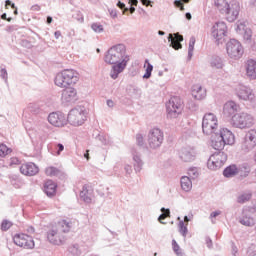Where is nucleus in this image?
<instances>
[{"label":"nucleus","instance_id":"nucleus-1","mask_svg":"<svg viewBox=\"0 0 256 256\" xmlns=\"http://www.w3.org/2000/svg\"><path fill=\"white\" fill-rule=\"evenodd\" d=\"M202 131L204 135H211L210 145L216 151H223L225 145L235 143V135L227 128L219 129V120L213 113H206L202 119Z\"/></svg>","mask_w":256,"mask_h":256},{"label":"nucleus","instance_id":"nucleus-2","mask_svg":"<svg viewBox=\"0 0 256 256\" xmlns=\"http://www.w3.org/2000/svg\"><path fill=\"white\" fill-rule=\"evenodd\" d=\"M124 59L129 60L127 55V47L124 44H116L112 46L105 54L104 61L108 65H117Z\"/></svg>","mask_w":256,"mask_h":256},{"label":"nucleus","instance_id":"nucleus-3","mask_svg":"<svg viewBox=\"0 0 256 256\" xmlns=\"http://www.w3.org/2000/svg\"><path fill=\"white\" fill-rule=\"evenodd\" d=\"M54 81L57 87H69L79 81V73L73 69H65L56 75Z\"/></svg>","mask_w":256,"mask_h":256},{"label":"nucleus","instance_id":"nucleus-4","mask_svg":"<svg viewBox=\"0 0 256 256\" xmlns=\"http://www.w3.org/2000/svg\"><path fill=\"white\" fill-rule=\"evenodd\" d=\"M183 111V99L179 96H172L166 103V112L168 119H177Z\"/></svg>","mask_w":256,"mask_h":256},{"label":"nucleus","instance_id":"nucleus-5","mask_svg":"<svg viewBox=\"0 0 256 256\" xmlns=\"http://www.w3.org/2000/svg\"><path fill=\"white\" fill-rule=\"evenodd\" d=\"M70 125L74 127H79L87 121V111H85L84 106H77L70 110L68 117L66 118Z\"/></svg>","mask_w":256,"mask_h":256},{"label":"nucleus","instance_id":"nucleus-6","mask_svg":"<svg viewBox=\"0 0 256 256\" xmlns=\"http://www.w3.org/2000/svg\"><path fill=\"white\" fill-rule=\"evenodd\" d=\"M226 51H227V55L230 59H241V57H243V45H241V42H239L236 39H230V41H228L226 43Z\"/></svg>","mask_w":256,"mask_h":256},{"label":"nucleus","instance_id":"nucleus-7","mask_svg":"<svg viewBox=\"0 0 256 256\" xmlns=\"http://www.w3.org/2000/svg\"><path fill=\"white\" fill-rule=\"evenodd\" d=\"M225 163H227V154L221 150H218V152H215L210 156L207 165L208 169L215 171L217 169H221Z\"/></svg>","mask_w":256,"mask_h":256},{"label":"nucleus","instance_id":"nucleus-8","mask_svg":"<svg viewBox=\"0 0 256 256\" xmlns=\"http://www.w3.org/2000/svg\"><path fill=\"white\" fill-rule=\"evenodd\" d=\"M232 125L238 129H247L253 126V116L248 113L234 114L232 116Z\"/></svg>","mask_w":256,"mask_h":256},{"label":"nucleus","instance_id":"nucleus-9","mask_svg":"<svg viewBox=\"0 0 256 256\" xmlns=\"http://www.w3.org/2000/svg\"><path fill=\"white\" fill-rule=\"evenodd\" d=\"M163 144V131L153 128L148 133V145L151 149H158Z\"/></svg>","mask_w":256,"mask_h":256},{"label":"nucleus","instance_id":"nucleus-10","mask_svg":"<svg viewBox=\"0 0 256 256\" xmlns=\"http://www.w3.org/2000/svg\"><path fill=\"white\" fill-rule=\"evenodd\" d=\"M13 241L15 245L22 247L23 249H33L35 247L33 237L27 234H15Z\"/></svg>","mask_w":256,"mask_h":256},{"label":"nucleus","instance_id":"nucleus-11","mask_svg":"<svg viewBox=\"0 0 256 256\" xmlns=\"http://www.w3.org/2000/svg\"><path fill=\"white\" fill-rule=\"evenodd\" d=\"M47 239L52 245H63L65 243V235L56 227L47 232Z\"/></svg>","mask_w":256,"mask_h":256},{"label":"nucleus","instance_id":"nucleus-12","mask_svg":"<svg viewBox=\"0 0 256 256\" xmlns=\"http://www.w3.org/2000/svg\"><path fill=\"white\" fill-rule=\"evenodd\" d=\"M48 122L54 127H65L67 117L63 112H52L48 115Z\"/></svg>","mask_w":256,"mask_h":256},{"label":"nucleus","instance_id":"nucleus-13","mask_svg":"<svg viewBox=\"0 0 256 256\" xmlns=\"http://www.w3.org/2000/svg\"><path fill=\"white\" fill-rule=\"evenodd\" d=\"M239 11H241V6L239 5L238 2H234L230 4L224 12V15H226L227 21H229V23H233V21H237V17H239Z\"/></svg>","mask_w":256,"mask_h":256},{"label":"nucleus","instance_id":"nucleus-14","mask_svg":"<svg viewBox=\"0 0 256 256\" xmlns=\"http://www.w3.org/2000/svg\"><path fill=\"white\" fill-rule=\"evenodd\" d=\"M179 158L183 163H193L197 159V152L191 147H185L180 150Z\"/></svg>","mask_w":256,"mask_h":256},{"label":"nucleus","instance_id":"nucleus-15","mask_svg":"<svg viewBox=\"0 0 256 256\" xmlns=\"http://www.w3.org/2000/svg\"><path fill=\"white\" fill-rule=\"evenodd\" d=\"M227 34V24L225 22H217L212 27V37L216 39V41L221 42V39L225 37Z\"/></svg>","mask_w":256,"mask_h":256},{"label":"nucleus","instance_id":"nucleus-16","mask_svg":"<svg viewBox=\"0 0 256 256\" xmlns=\"http://www.w3.org/2000/svg\"><path fill=\"white\" fill-rule=\"evenodd\" d=\"M236 95L242 101H253L255 99V94H253L251 88L243 85H239L236 88Z\"/></svg>","mask_w":256,"mask_h":256},{"label":"nucleus","instance_id":"nucleus-17","mask_svg":"<svg viewBox=\"0 0 256 256\" xmlns=\"http://www.w3.org/2000/svg\"><path fill=\"white\" fill-rule=\"evenodd\" d=\"M20 173L26 177H34L39 173V167L33 162L24 163L20 166Z\"/></svg>","mask_w":256,"mask_h":256},{"label":"nucleus","instance_id":"nucleus-18","mask_svg":"<svg viewBox=\"0 0 256 256\" xmlns=\"http://www.w3.org/2000/svg\"><path fill=\"white\" fill-rule=\"evenodd\" d=\"M62 101L64 103H75L77 101V90L73 87H66L62 91Z\"/></svg>","mask_w":256,"mask_h":256},{"label":"nucleus","instance_id":"nucleus-19","mask_svg":"<svg viewBox=\"0 0 256 256\" xmlns=\"http://www.w3.org/2000/svg\"><path fill=\"white\" fill-rule=\"evenodd\" d=\"M127 63H129V60L124 59L121 62H118L116 64H112V69L110 71V77L111 79H117L119 77L120 73H123L125 71V67H127Z\"/></svg>","mask_w":256,"mask_h":256},{"label":"nucleus","instance_id":"nucleus-20","mask_svg":"<svg viewBox=\"0 0 256 256\" xmlns=\"http://www.w3.org/2000/svg\"><path fill=\"white\" fill-rule=\"evenodd\" d=\"M168 41L170 43V47L175 49V51H179V49L183 48L181 42H183V35L179 33L169 34Z\"/></svg>","mask_w":256,"mask_h":256},{"label":"nucleus","instance_id":"nucleus-21","mask_svg":"<svg viewBox=\"0 0 256 256\" xmlns=\"http://www.w3.org/2000/svg\"><path fill=\"white\" fill-rule=\"evenodd\" d=\"M237 111H239V105L233 101L226 102L223 108V113L226 117H234L237 115Z\"/></svg>","mask_w":256,"mask_h":256},{"label":"nucleus","instance_id":"nucleus-22","mask_svg":"<svg viewBox=\"0 0 256 256\" xmlns=\"http://www.w3.org/2000/svg\"><path fill=\"white\" fill-rule=\"evenodd\" d=\"M192 97L197 99V101H201L207 97V90L201 87V85H194L192 87Z\"/></svg>","mask_w":256,"mask_h":256},{"label":"nucleus","instance_id":"nucleus-23","mask_svg":"<svg viewBox=\"0 0 256 256\" xmlns=\"http://www.w3.org/2000/svg\"><path fill=\"white\" fill-rule=\"evenodd\" d=\"M239 223H241V225H244L245 227H253L255 226V219L251 217L249 211L245 210L242 213V217H240L239 219Z\"/></svg>","mask_w":256,"mask_h":256},{"label":"nucleus","instance_id":"nucleus-24","mask_svg":"<svg viewBox=\"0 0 256 256\" xmlns=\"http://www.w3.org/2000/svg\"><path fill=\"white\" fill-rule=\"evenodd\" d=\"M44 193H46L48 197H55L57 184L53 180H47L44 184Z\"/></svg>","mask_w":256,"mask_h":256},{"label":"nucleus","instance_id":"nucleus-25","mask_svg":"<svg viewBox=\"0 0 256 256\" xmlns=\"http://www.w3.org/2000/svg\"><path fill=\"white\" fill-rule=\"evenodd\" d=\"M246 75L250 79H256V61L250 59L246 62Z\"/></svg>","mask_w":256,"mask_h":256},{"label":"nucleus","instance_id":"nucleus-26","mask_svg":"<svg viewBox=\"0 0 256 256\" xmlns=\"http://www.w3.org/2000/svg\"><path fill=\"white\" fill-rule=\"evenodd\" d=\"M180 185L183 191L189 192L193 189V182L189 176H182L180 179Z\"/></svg>","mask_w":256,"mask_h":256},{"label":"nucleus","instance_id":"nucleus-27","mask_svg":"<svg viewBox=\"0 0 256 256\" xmlns=\"http://www.w3.org/2000/svg\"><path fill=\"white\" fill-rule=\"evenodd\" d=\"M133 161H134V170L136 173H139L143 167V160H141V155H139L136 151H132Z\"/></svg>","mask_w":256,"mask_h":256},{"label":"nucleus","instance_id":"nucleus-28","mask_svg":"<svg viewBox=\"0 0 256 256\" xmlns=\"http://www.w3.org/2000/svg\"><path fill=\"white\" fill-rule=\"evenodd\" d=\"M239 173V169L237 168V165H230L226 167L223 171L224 177H227L228 179L231 177H235Z\"/></svg>","mask_w":256,"mask_h":256},{"label":"nucleus","instance_id":"nucleus-29","mask_svg":"<svg viewBox=\"0 0 256 256\" xmlns=\"http://www.w3.org/2000/svg\"><path fill=\"white\" fill-rule=\"evenodd\" d=\"M214 5L215 7H217L218 11L223 15L225 14L230 4L227 0H214Z\"/></svg>","mask_w":256,"mask_h":256},{"label":"nucleus","instance_id":"nucleus-30","mask_svg":"<svg viewBox=\"0 0 256 256\" xmlns=\"http://www.w3.org/2000/svg\"><path fill=\"white\" fill-rule=\"evenodd\" d=\"M56 229L60 230V233H69L71 231V222H67V220H62L58 223Z\"/></svg>","mask_w":256,"mask_h":256},{"label":"nucleus","instance_id":"nucleus-31","mask_svg":"<svg viewBox=\"0 0 256 256\" xmlns=\"http://www.w3.org/2000/svg\"><path fill=\"white\" fill-rule=\"evenodd\" d=\"M256 144L253 142H250V140H247V138H244L241 144V149L244 153H249V151H253L255 149Z\"/></svg>","mask_w":256,"mask_h":256},{"label":"nucleus","instance_id":"nucleus-32","mask_svg":"<svg viewBox=\"0 0 256 256\" xmlns=\"http://www.w3.org/2000/svg\"><path fill=\"white\" fill-rule=\"evenodd\" d=\"M256 144L253 142H250V140H247V138H244L241 144V149L244 153H249V151H253L255 149Z\"/></svg>","mask_w":256,"mask_h":256},{"label":"nucleus","instance_id":"nucleus-33","mask_svg":"<svg viewBox=\"0 0 256 256\" xmlns=\"http://www.w3.org/2000/svg\"><path fill=\"white\" fill-rule=\"evenodd\" d=\"M210 65L215 69H223V59L219 56H214L210 61Z\"/></svg>","mask_w":256,"mask_h":256},{"label":"nucleus","instance_id":"nucleus-34","mask_svg":"<svg viewBox=\"0 0 256 256\" xmlns=\"http://www.w3.org/2000/svg\"><path fill=\"white\" fill-rule=\"evenodd\" d=\"M80 199L84 201V203H91V194L86 186H83L80 192Z\"/></svg>","mask_w":256,"mask_h":256},{"label":"nucleus","instance_id":"nucleus-35","mask_svg":"<svg viewBox=\"0 0 256 256\" xmlns=\"http://www.w3.org/2000/svg\"><path fill=\"white\" fill-rule=\"evenodd\" d=\"M161 215L158 217V221L159 223H161L162 225H165V219H167V217H170L171 215V210L169 209H165V208H161Z\"/></svg>","mask_w":256,"mask_h":256},{"label":"nucleus","instance_id":"nucleus-36","mask_svg":"<svg viewBox=\"0 0 256 256\" xmlns=\"http://www.w3.org/2000/svg\"><path fill=\"white\" fill-rule=\"evenodd\" d=\"M172 249H173L175 255L185 256V252H183V250H181V247L179 246V244L175 240H172Z\"/></svg>","mask_w":256,"mask_h":256},{"label":"nucleus","instance_id":"nucleus-37","mask_svg":"<svg viewBox=\"0 0 256 256\" xmlns=\"http://www.w3.org/2000/svg\"><path fill=\"white\" fill-rule=\"evenodd\" d=\"M247 141L254 143L256 145V130H250L246 133L244 137Z\"/></svg>","mask_w":256,"mask_h":256},{"label":"nucleus","instance_id":"nucleus-38","mask_svg":"<svg viewBox=\"0 0 256 256\" xmlns=\"http://www.w3.org/2000/svg\"><path fill=\"white\" fill-rule=\"evenodd\" d=\"M195 37L192 36L189 41V47H188V59H191L193 57V51L195 49Z\"/></svg>","mask_w":256,"mask_h":256},{"label":"nucleus","instance_id":"nucleus-39","mask_svg":"<svg viewBox=\"0 0 256 256\" xmlns=\"http://www.w3.org/2000/svg\"><path fill=\"white\" fill-rule=\"evenodd\" d=\"M45 173L48 177H57L59 170L53 166L46 168Z\"/></svg>","mask_w":256,"mask_h":256},{"label":"nucleus","instance_id":"nucleus-40","mask_svg":"<svg viewBox=\"0 0 256 256\" xmlns=\"http://www.w3.org/2000/svg\"><path fill=\"white\" fill-rule=\"evenodd\" d=\"M91 29L94 31V33H103L105 31V28L99 22L92 23Z\"/></svg>","mask_w":256,"mask_h":256},{"label":"nucleus","instance_id":"nucleus-41","mask_svg":"<svg viewBox=\"0 0 256 256\" xmlns=\"http://www.w3.org/2000/svg\"><path fill=\"white\" fill-rule=\"evenodd\" d=\"M69 253L73 256H79L81 255V250L79 249L78 244H74L68 248Z\"/></svg>","mask_w":256,"mask_h":256},{"label":"nucleus","instance_id":"nucleus-42","mask_svg":"<svg viewBox=\"0 0 256 256\" xmlns=\"http://www.w3.org/2000/svg\"><path fill=\"white\" fill-rule=\"evenodd\" d=\"M178 227H179V233H181L183 237H187L188 230L183 220L179 221Z\"/></svg>","mask_w":256,"mask_h":256},{"label":"nucleus","instance_id":"nucleus-43","mask_svg":"<svg viewBox=\"0 0 256 256\" xmlns=\"http://www.w3.org/2000/svg\"><path fill=\"white\" fill-rule=\"evenodd\" d=\"M11 153V148L7 147L5 144H0V157H6Z\"/></svg>","mask_w":256,"mask_h":256},{"label":"nucleus","instance_id":"nucleus-44","mask_svg":"<svg viewBox=\"0 0 256 256\" xmlns=\"http://www.w3.org/2000/svg\"><path fill=\"white\" fill-rule=\"evenodd\" d=\"M13 227V222L9 220H3L1 223V229L2 231H9Z\"/></svg>","mask_w":256,"mask_h":256},{"label":"nucleus","instance_id":"nucleus-45","mask_svg":"<svg viewBox=\"0 0 256 256\" xmlns=\"http://www.w3.org/2000/svg\"><path fill=\"white\" fill-rule=\"evenodd\" d=\"M251 199V194H241L240 196H238L237 198V203H247V201H249Z\"/></svg>","mask_w":256,"mask_h":256},{"label":"nucleus","instance_id":"nucleus-46","mask_svg":"<svg viewBox=\"0 0 256 256\" xmlns=\"http://www.w3.org/2000/svg\"><path fill=\"white\" fill-rule=\"evenodd\" d=\"M188 175L191 179H197L199 177V170L196 167L190 168L188 170Z\"/></svg>","mask_w":256,"mask_h":256},{"label":"nucleus","instance_id":"nucleus-47","mask_svg":"<svg viewBox=\"0 0 256 256\" xmlns=\"http://www.w3.org/2000/svg\"><path fill=\"white\" fill-rule=\"evenodd\" d=\"M191 0H175L174 5L180 9V11H185V6L183 3H189Z\"/></svg>","mask_w":256,"mask_h":256},{"label":"nucleus","instance_id":"nucleus-48","mask_svg":"<svg viewBox=\"0 0 256 256\" xmlns=\"http://www.w3.org/2000/svg\"><path fill=\"white\" fill-rule=\"evenodd\" d=\"M116 5H117V7H118L119 9L122 10V15H125V14L127 13V11H129V8H127V7L125 6V3L121 2V1H118V3H117Z\"/></svg>","mask_w":256,"mask_h":256},{"label":"nucleus","instance_id":"nucleus-49","mask_svg":"<svg viewBox=\"0 0 256 256\" xmlns=\"http://www.w3.org/2000/svg\"><path fill=\"white\" fill-rule=\"evenodd\" d=\"M136 143H137V145H139V147H143V145H144L143 135H141V134L136 135Z\"/></svg>","mask_w":256,"mask_h":256},{"label":"nucleus","instance_id":"nucleus-50","mask_svg":"<svg viewBox=\"0 0 256 256\" xmlns=\"http://www.w3.org/2000/svg\"><path fill=\"white\" fill-rule=\"evenodd\" d=\"M0 77H1V79H3L4 81L7 82V79H8L7 69L1 68Z\"/></svg>","mask_w":256,"mask_h":256},{"label":"nucleus","instance_id":"nucleus-51","mask_svg":"<svg viewBox=\"0 0 256 256\" xmlns=\"http://www.w3.org/2000/svg\"><path fill=\"white\" fill-rule=\"evenodd\" d=\"M108 13L112 19H117V9H108Z\"/></svg>","mask_w":256,"mask_h":256},{"label":"nucleus","instance_id":"nucleus-52","mask_svg":"<svg viewBox=\"0 0 256 256\" xmlns=\"http://www.w3.org/2000/svg\"><path fill=\"white\" fill-rule=\"evenodd\" d=\"M97 139L102 143V145H107V143H108L107 137H105L103 135H98Z\"/></svg>","mask_w":256,"mask_h":256},{"label":"nucleus","instance_id":"nucleus-53","mask_svg":"<svg viewBox=\"0 0 256 256\" xmlns=\"http://www.w3.org/2000/svg\"><path fill=\"white\" fill-rule=\"evenodd\" d=\"M189 109H190L191 111H197V110L199 109V106H197V104H195L194 102H191V103L189 104Z\"/></svg>","mask_w":256,"mask_h":256},{"label":"nucleus","instance_id":"nucleus-54","mask_svg":"<svg viewBox=\"0 0 256 256\" xmlns=\"http://www.w3.org/2000/svg\"><path fill=\"white\" fill-rule=\"evenodd\" d=\"M57 155H61V152H63L64 151V149H65V146H63V144H61V143H59L58 145H57Z\"/></svg>","mask_w":256,"mask_h":256},{"label":"nucleus","instance_id":"nucleus-55","mask_svg":"<svg viewBox=\"0 0 256 256\" xmlns=\"http://www.w3.org/2000/svg\"><path fill=\"white\" fill-rule=\"evenodd\" d=\"M124 170H125V172H126V175H131V173H133V168H131L130 165H126V166L124 167Z\"/></svg>","mask_w":256,"mask_h":256},{"label":"nucleus","instance_id":"nucleus-56","mask_svg":"<svg viewBox=\"0 0 256 256\" xmlns=\"http://www.w3.org/2000/svg\"><path fill=\"white\" fill-rule=\"evenodd\" d=\"M221 215V210L214 211L210 214V219H213L215 217H219Z\"/></svg>","mask_w":256,"mask_h":256},{"label":"nucleus","instance_id":"nucleus-57","mask_svg":"<svg viewBox=\"0 0 256 256\" xmlns=\"http://www.w3.org/2000/svg\"><path fill=\"white\" fill-rule=\"evenodd\" d=\"M206 245L209 249H211V247H213V240H211V238L207 237L206 238Z\"/></svg>","mask_w":256,"mask_h":256},{"label":"nucleus","instance_id":"nucleus-58","mask_svg":"<svg viewBox=\"0 0 256 256\" xmlns=\"http://www.w3.org/2000/svg\"><path fill=\"white\" fill-rule=\"evenodd\" d=\"M27 233H29L30 235H33V233H35V228L33 226H28L26 229Z\"/></svg>","mask_w":256,"mask_h":256},{"label":"nucleus","instance_id":"nucleus-59","mask_svg":"<svg viewBox=\"0 0 256 256\" xmlns=\"http://www.w3.org/2000/svg\"><path fill=\"white\" fill-rule=\"evenodd\" d=\"M138 4H139L138 0H129V5L132 7H137Z\"/></svg>","mask_w":256,"mask_h":256},{"label":"nucleus","instance_id":"nucleus-60","mask_svg":"<svg viewBox=\"0 0 256 256\" xmlns=\"http://www.w3.org/2000/svg\"><path fill=\"white\" fill-rule=\"evenodd\" d=\"M22 47H31V42L28 40H22Z\"/></svg>","mask_w":256,"mask_h":256},{"label":"nucleus","instance_id":"nucleus-61","mask_svg":"<svg viewBox=\"0 0 256 256\" xmlns=\"http://www.w3.org/2000/svg\"><path fill=\"white\" fill-rule=\"evenodd\" d=\"M5 31H7V33H13V31H15V26H7Z\"/></svg>","mask_w":256,"mask_h":256},{"label":"nucleus","instance_id":"nucleus-62","mask_svg":"<svg viewBox=\"0 0 256 256\" xmlns=\"http://www.w3.org/2000/svg\"><path fill=\"white\" fill-rule=\"evenodd\" d=\"M244 39H247V41L251 40V31H246L245 32Z\"/></svg>","mask_w":256,"mask_h":256},{"label":"nucleus","instance_id":"nucleus-63","mask_svg":"<svg viewBox=\"0 0 256 256\" xmlns=\"http://www.w3.org/2000/svg\"><path fill=\"white\" fill-rule=\"evenodd\" d=\"M31 11H41V6L35 4L31 7Z\"/></svg>","mask_w":256,"mask_h":256},{"label":"nucleus","instance_id":"nucleus-64","mask_svg":"<svg viewBox=\"0 0 256 256\" xmlns=\"http://www.w3.org/2000/svg\"><path fill=\"white\" fill-rule=\"evenodd\" d=\"M150 78H151V72L146 70L145 74L143 75V79H150Z\"/></svg>","mask_w":256,"mask_h":256}]
</instances>
